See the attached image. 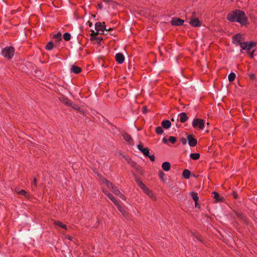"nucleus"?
Returning <instances> with one entry per match:
<instances>
[{"mask_svg": "<svg viewBox=\"0 0 257 257\" xmlns=\"http://www.w3.org/2000/svg\"><path fill=\"white\" fill-rule=\"evenodd\" d=\"M162 127L165 129L170 128L171 126V122L168 120H164L161 123Z\"/></svg>", "mask_w": 257, "mask_h": 257, "instance_id": "4468645a", "label": "nucleus"}, {"mask_svg": "<svg viewBox=\"0 0 257 257\" xmlns=\"http://www.w3.org/2000/svg\"><path fill=\"white\" fill-rule=\"evenodd\" d=\"M111 190L116 195H119L120 192L119 190L117 189L115 186L113 187Z\"/></svg>", "mask_w": 257, "mask_h": 257, "instance_id": "c85d7f7f", "label": "nucleus"}, {"mask_svg": "<svg viewBox=\"0 0 257 257\" xmlns=\"http://www.w3.org/2000/svg\"><path fill=\"white\" fill-rule=\"evenodd\" d=\"M227 18L228 20L231 22H237L242 25L245 24L247 21L245 13L243 11L238 10L229 13L227 15Z\"/></svg>", "mask_w": 257, "mask_h": 257, "instance_id": "f257e3e1", "label": "nucleus"}, {"mask_svg": "<svg viewBox=\"0 0 257 257\" xmlns=\"http://www.w3.org/2000/svg\"><path fill=\"white\" fill-rule=\"evenodd\" d=\"M175 120H176V119H175V118H174V117H173V118H171V120H172V121H175ZM176 120H177V121H178V118H176Z\"/></svg>", "mask_w": 257, "mask_h": 257, "instance_id": "de8ad7c7", "label": "nucleus"}, {"mask_svg": "<svg viewBox=\"0 0 257 257\" xmlns=\"http://www.w3.org/2000/svg\"><path fill=\"white\" fill-rule=\"evenodd\" d=\"M213 198L215 199V201L216 202H221L223 200V198L221 197L219 195V194L216 192H214L213 193Z\"/></svg>", "mask_w": 257, "mask_h": 257, "instance_id": "f3484780", "label": "nucleus"}, {"mask_svg": "<svg viewBox=\"0 0 257 257\" xmlns=\"http://www.w3.org/2000/svg\"><path fill=\"white\" fill-rule=\"evenodd\" d=\"M63 38L65 40L68 41L71 39V35L69 33H65L63 35Z\"/></svg>", "mask_w": 257, "mask_h": 257, "instance_id": "bb28decb", "label": "nucleus"}, {"mask_svg": "<svg viewBox=\"0 0 257 257\" xmlns=\"http://www.w3.org/2000/svg\"><path fill=\"white\" fill-rule=\"evenodd\" d=\"M250 77L251 79H253L255 78V75L254 74H250Z\"/></svg>", "mask_w": 257, "mask_h": 257, "instance_id": "c03bdc74", "label": "nucleus"}, {"mask_svg": "<svg viewBox=\"0 0 257 257\" xmlns=\"http://www.w3.org/2000/svg\"><path fill=\"white\" fill-rule=\"evenodd\" d=\"M138 184L139 185V186L143 189H145L146 188V186L143 183V182L140 180H138Z\"/></svg>", "mask_w": 257, "mask_h": 257, "instance_id": "2f4dec72", "label": "nucleus"}, {"mask_svg": "<svg viewBox=\"0 0 257 257\" xmlns=\"http://www.w3.org/2000/svg\"><path fill=\"white\" fill-rule=\"evenodd\" d=\"M156 132L158 135L162 134L164 131L161 126H158L156 128Z\"/></svg>", "mask_w": 257, "mask_h": 257, "instance_id": "a878e982", "label": "nucleus"}, {"mask_svg": "<svg viewBox=\"0 0 257 257\" xmlns=\"http://www.w3.org/2000/svg\"><path fill=\"white\" fill-rule=\"evenodd\" d=\"M70 70L72 72L75 74H78L81 71V69L78 66L73 65L72 66Z\"/></svg>", "mask_w": 257, "mask_h": 257, "instance_id": "ddd939ff", "label": "nucleus"}, {"mask_svg": "<svg viewBox=\"0 0 257 257\" xmlns=\"http://www.w3.org/2000/svg\"><path fill=\"white\" fill-rule=\"evenodd\" d=\"M144 191L149 196L152 197L153 193L151 191L149 190L147 188L145 189Z\"/></svg>", "mask_w": 257, "mask_h": 257, "instance_id": "72a5a7b5", "label": "nucleus"}, {"mask_svg": "<svg viewBox=\"0 0 257 257\" xmlns=\"http://www.w3.org/2000/svg\"><path fill=\"white\" fill-rule=\"evenodd\" d=\"M54 224L56 225L59 226L63 228L66 229V226L64 224H63L60 221H55L54 222Z\"/></svg>", "mask_w": 257, "mask_h": 257, "instance_id": "cd10ccee", "label": "nucleus"}, {"mask_svg": "<svg viewBox=\"0 0 257 257\" xmlns=\"http://www.w3.org/2000/svg\"><path fill=\"white\" fill-rule=\"evenodd\" d=\"M106 195L115 204H117V201L116 200L113 196L109 193H105Z\"/></svg>", "mask_w": 257, "mask_h": 257, "instance_id": "6ab92c4d", "label": "nucleus"}, {"mask_svg": "<svg viewBox=\"0 0 257 257\" xmlns=\"http://www.w3.org/2000/svg\"><path fill=\"white\" fill-rule=\"evenodd\" d=\"M180 120L181 122H183V123L186 121L188 119V117L187 116V114L185 112L181 113L180 114Z\"/></svg>", "mask_w": 257, "mask_h": 257, "instance_id": "2eb2a0df", "label": "nucleus"}, {"mask_svg": "<svg viewBox=\"0 0 257 257\" xmlns=\"http://www.w3.org/2000/svg\"><path fill=\"white\" fill-rule=\"evenodd\" d=\"M91 33L90 34V36L91 37V40H93L94 39H96V36L98 34V32H95L93 30H91Z\"/></svg>", "mask_w": 257, "mask_h": 257, "instance_id": "b1692460", "label": "nucleus"}, {"mask_svg": "<svg viewBox=\"0 0 257 257\" xmlns=\"http://www.w3.org/2000/svg\"><path fill=\"white\" fill-rule=\"evenodd\" d=\"M33 184L34 186H37V180L36 178H34L33 182Z\"/></svg>", "mask_w": 257, "mask_h": 257, "instance_id": "79ce46f5", "label": "nucleus"}, {"mask_svg": "<svg viewBox=\"0 0 257 257\" xmlns=\"http://www.w3.org/2000/svg\"><path fill=\"white\" fill-rule=\"evenodd\" d=\"M87 23L89 24V27H91L92 26V23L90 22L89 21H88Z\"/></svg>", "mask_w": 257, "mask_h": 257, "instance_id": "09e8293b", "label": "nucleus"}, {"mask_svg": "<svg viewBox=\"0 0 257 257\" xmlns=\"http://www.w3.org/2000/svg\"><path fill=\"white\" fill-rule=\"evenodd\" d=\"M96 39H97L98 40L99 42H101V41L102 39V38H96Z\"/></svg>", "mask_w": 257, "mask_h": 257, "instance_id": "8fccbe9b", "label": "nucleus"}, {"mask_svg": "<svg viewBox=\"0 0 257 257\" xmlns=\"http://www.w3.org/2000/svg\"><path fill=\"white\" fill-rule=\"evenodd\" d=\"M244 36L243 35L237 34L233 37V43L236 45H240L242 44V40H244Z\"/></svg>", "mask_w": 257, "mask_h": 257, "instance_id": "0eeeda50", "label": "nucleus"}, {"mask_svg": "<svg viewBox=\"0 0 257 257\" xmlns=\"http://www.w3.org/2000/svg\"><path fill=\"white\" fill-rule=\"evenodd\" d=\"M18 193L25 196H27V192L24 190H21L20 191L18 192Z\"/></svg>", "mask_w": 257, "mask_h": 257, "instance_id": "c9c22d12", "label": "nucleus"}, {"mask_svg": "<svg viewBox=\"0 0 257 257\" xmlns=\"http://www.w3.org/2000/svg\"><path fill=\"white\" fill-rule=\"evenodd\" d=\"M70 106H71L72 108H73L75 109H76L78 111H81V108L78 106H77V105H76L75 104H73L72 103V105H70Z\"/></svg>", "mask_w": 257, "mask_h": 257, "instance_id": "473e14b6", "label": "nucleus"}, {"mask_svg": "<svg viewBox=\"0 0 257 257\" xmlns=\"http://www.w3.org/2000/svg\"><path fill=\"white\" fill-rule=\"evenodd\" d=\"M116 61L119 64H122L124 60V57L121 53H117L115 55Z\"/></svg>", "mask_w": 257, "mask_h": 257, "instance_id": "9b49d317", "label": "nucleus"}, {"mask_svg": "<svg viewBox=\"0 0 257 257\" xmlns=\"http://www.w3.org/2000/svg\"><path fill=\"white\" fill-rule=\"evenodd\" d=\"M146 110H147L146 107H143V111H144V112H146Z\"/></svg>", "mask_w": 257, "mask_h": 257, "instance_id": "603ef678", "label": "nucleus"}, {"mask_svg": "<svg viewBox=\"0 0 257 257\" xmlns=\"http://www.w3.org/2000/svg\"><path fill=\"white\" fill-rule=\"evenodd\" d=\"M190 195H191V197H192V199H193V200L195 202V205L196 206L197 203V202L198 200V197L197 193H194V192H191L190 193Z\"/></svg>", "mask_w": 257, "mask_h": 257, "instance_id": "aec40b11", "label": "nucleus"}, {"mask_svg": "<svg viewBox=\"0 0 257 257\" xmlns=\"http://www.w3.org/2000/svg\"><path fill=\"white\" fill-rule=\"evenodd\" d=\"M200 154L199 153H191L190 157L193 160H196L199 158Z\"/></svg>", "mask_w": 257, "mask_h": 257, "instance_id": "5701e85b", "label": "nucleus"}, {"mask_svg": "<svg viewBox=\"0 0 257 257\" xmlns=\"http://www.w3.org/2000/svg\"><path fill=\"white\" fill-rule=\"evenodd\" d=\"M123 138L126 141H127L128 143L130 144H131L133 141V139L131 138V137L127 134H125L123 135Z\"/></svg>", "mask_w": 257, "mask_h": 257, "instance_id": "412c9836", "label": "nucleus"}, {"mask_svg": "<svg viewBox=\"0 0 257 257\" xmlns=\"http://www.w3.org/2000/svg\"><path fill=\"white\" fill-rule=\"evenodd\" d=\"M148 157H149V158L150 159V160L152 161H155V156L154 155H149V156H148Z\"/></svg>", "mask_w": 257, "mask_h": 257, "instance_id": "4c0bfd02", "label": "nucleus"}, {"mask_svg": "<svg viewBox=\"0 0 257 257\" xmlns=\"http://www.w3.org/2000/svg\"><path fill=\"white\" fill-rule=\"evenodd\" d=\"M192 125L194 127H198L200 129L203 130L204 127V121L199 118H195L193 120Z\"/></svg>", "mask_w": 257, "mask_h": 257, "instance_id": "423d86ee", "label": "nucleus"}, {"mask_svg": "<svg viewBox=\"0 0 257 257\" xmlns=\"http://www.w3.org/2000/svg\"><path fill=\"white\" fill-rule=\"evenodd\" d=\"M14 54V50L13 47H8L5 48L2 51V55L9 59L12 58Z\"/></svg>", "mask_w": 257, "mask_h": 257, "instance_id": "39448f33", "label": "nucleus"}, {"mask_svg": "<svg viewBox=\"0 0 257 257\" xmlns=\"http://www.w3.org/2000/svg\"><path fill=\"white\" fill-rule=\"evenodd\" d=\"M108 32H104V34H103V35H106Z\"/></svg>", "mask_w": 257, "mask_h": 257, "instance_id": "864d4df0", "label": "nucleus"}, {"mask_svg": "<svg viewBox=\"0 0 257 257\" xmlns=\"http://www.w3.org/2000/svg\"><path fill=\"white\" fill-rule=\"evenodd\" d=\"M105 183L106 185L107 186V187L110 188L111 190L112 189L113 187H114V186H113L111 182L107 180H105Z\"/></svg>", "mask_w": 257, "mask_h": 257, "instance_id": "7c9ffc66", "label": "nucleus"}, {"mask_svg": "<svg viewBox=\"0 0 257 257\" xmlns=\"http://www.w3.org/2000/svg\"><path fill=\"white\" fill-rule=\"evenodd\" d=\"M181 141L183 145H186L187 142V139L184 138H182L181 140Z\"/></svg>", "mask_w": 257, "mask_h": 257, "instance_id": "e433bc0d", "label": "nucleus"}, {"mask_svg": "<svg viewBox=\"0 0 257 257\" xmlns=\"http://www.w3.org/2000/svg\"><path fill=\"white\" fill-rule=\"evenodd\" d=\"M95 29L97 32H101V34H104V32H109L112 31L113 29L109 28L107 29L106 28L105 23H101L100 22H97L95 25Z\"/></svg>", "mask_w": 257, "mask_h": 257, "instance_id": "f03ea898", "label": "nucleus"}, {"mask_svg": "<svg viewBox=\"0 0 257 257\" xmlns=\"http://www.w3.org/2000/svg\"><path fill=\"white\" fill-rule=\"evenodd\" d=\"M59 100L61 102H62V103H63L68 106L72 105V102L70 101V100H69L68 98H67L64 96L60 97Z\"/></svg>", "mask_w": 257, "mask_h": 257, "instance_id": "f8f14e48", "label": "nucleus"}, {"mask_svg": "<svg viewBox=\"0 0 257 257\" xmlns=\"http://www.w3.org/2000/svg\"><path fill=\"white\" fill-rule=\"evenodd\" d=\"M68 238H69V239H71V237H68Z\"/></svg>", "mask_w": 257, "mask_h": 257, "instance_id": "5fc2aeb1", "label": "nucleus"}, {"mask_svg": "<svg viewBox=\"0 0 257 257\" xmlns=\"http://www.w3.org/2000/svg\"><path fill=\"white\" fill-rule=\"evenodd\" d=\"M254 46L255 44L253 42H250L249 44L247 42H243L242 44H241V48L243 50H247L251 57L253 56V51L250 52L249 51L251 49V48Z\"/></svg>", "mask_w": 257, "mask_h": 257, "instance_id": "7ed1b4c3", "label": "nucleus"}, {"mask_svg": "<svg viewBox=\"0 0 257 257\" xmlns=\"http://www.w3.org/2000/svg\"><path fill=\"white\" fill-rule=\"evenodd\" d=\"M116 206H117L118 207V209L122 213L123 212V209H122V208L118 205V203H117V204H115Z\"/></svg>", "mask_w": 257, "mask_h": 257, "instance_id": "58836bf2", "label": "nucleus"}, {"mask_svg": "<svg viewBox=\"0 0 257 257\" xmlns=\"http://www.w3.org/2000/svg\"><path fill=\"white\" fill-rule=\"evenodd\" d=\"M184 20L179 18H174L171 21V24L174 26H180L183 25Z\"/></svg>", "mask_w": 257, "mask_h": 257, "instance_id": "9d476101", "label": "nucleus"}, {"mask_svg": "<svg viewBox=\"0 0 257 257\" xmlns=\"http://www.w3.org/2000/svg\"><path fill=\"white\" fill-rule=\"evenodd\" d=\"M189 24L193 27H199L201 25V22L196 17L195 12L192 13V16L190 18Z\"/></svg>", "mask_w": 257, "mask_h": 257, "instance_id": "20e7f679", "label": "nucleus"}, {"mask_svg": "<svg viewBox=\"0 0 257 257\" xmlns=\"http://www.w3.org/2000/svg\"><path fill=\"white\" fill-rule=\"evenodd\" d=\"M159 176L161 178H163L164 176V173L162 171H160Z\"/></svg>", "mask_w": 257, "mask_h": 257, "instance_id": "ea45409f", "label": "nucleus"}, {"mask_svg": "<svg viewBox=\"0 0 257 257\" xmlns=\"http://www.w3.org/2000/svg\"><path fill=\"white\" fill-rule=\"evenodd\" d=\"M138 149L142 152L143 154L146 156H149V150L148 148H144L143 145L141 144H139L137 146Z\"/></svg>", "mask_w": 257, "mask_h": 257, "instance_id": "1a4fd4ad", "label": "nucleus"}, {"mask_svg": "<svg viewBox=\"0 0 257 257\" xmlns=\"http://www.w3.org/2000/svg\"><path fill=\"white\" fill-rule=\"evenodd\" d=\"M232 195H233V197H234L235 198H237V194H236L235 192H233Z\"/></svg>", "mask_w": 257, "mask_h": 257, "instance_id": "a18cd8bd", "label": "nucleus"}, {"mask_svg": "<svg viewBox=\"0 0 257 257\" xmlns=\"http://www.w3.org/2000/svg\"><path fill=\"white\" fill-rule=\"evenodd\" d=\"M53 43L52 42H49L46 46V49L48 50H51L53 48Z\"/></svg>", "mask_w": 257, "mask_h": 257, "instance_id": "393cba45", "label": "nucleus"}, {"mask_svg": "<svg viewBox=\"0 0 257 257\" xmlns=\"http://www.w3.org/2000/svg\"><path fill=\"white\" fill-rule=\"evenodd\" d=\"M117 196H119L120 198H121L122 199H124L125 197L124 195L120 192V194L119 195H117Z\"/></svg>", "mask_w": 257, "mask_h": 257, "instance_id": "a19ab883", "label": "nucleus"}, {"mask_svg": "<svg viewBox=\"0 0 257 257\" xmlns=\"http://www.w3.org/2000/svg\"><path fill=\"white\" fill-rule=\"evenodd\" d=\"M162 141L165 144H167L168 143V140L165 138H164Z\"/></svg>", "mask_w": 257, "mask_h": 257, "instance_id": "37998d69", "label": "nucleus"}, {"mask_svg": "<svg viewBox=\"0 0 257 257\" xmlns=\"http://www.w3.org/2000/svg\"><path fill=\"white\" fill-rule=\"evenodd\" d=\"M162 167L165 171H169L170 170L171 165L169 162H165L162 164Z\"/></svg>", "mask_w": 257, "mask_h": 257, "instance_id": "dca6fc26", "label": "nucleus"}, {"mask_svg": "<svg viewBox=\"0 0 257 257\" xmlns=\"http://www.w3.org/2000/svg\"><path fill=\"white\" fill-rule=\"evenodd\" d=\"M103 2L106 3H108L109 2V0H102Z\"/></svg>", "mask_w": 257, "mask_h": 257, "instance_id": "3c124183", "label": "nucleus"}, {"mask_svg": "<svg viewBox=\"0 0 257 257\" xmlns=\"http://www.w3.org/2000/svg\"><path fill=\"white\" fill-rule=\"evenodd\" d=\"M176 140V138L174 137H170L169 138V141L173 144H174Z\"/></svg>", "mask_w": 257, "mask_h": 257, "instance_id": "f704fd0d", "label": "nucleus"}, {"mask_svg": "<svg viewBox=\"0 0 257 257\" xmlns=\"http://www.w3.org/2000/svg\"><path fill=\"white\" fill-rule=\"evenodd\" d=\"M190 171L187 169H185L183 172V176L185 179H189L190 176Z\"/></svg>", "mask_w": 257, "mask_h": 257, "instance_id": "a211bd4d", "label": "nucleus"}, {"mask_svg": "<svg viewBox=\"0 0 257 257\" xmlns=\"http://www.w3.org/2000/svg\"><path fill=\"white\" fill-rule=\"evenodd\" d=\"M187 140L188 144L190 147H194L197 145V140L194 138V136L191 135H187Z\"/></svg>", "mask_w": 257, "mask_h": 257, "instance_id": "6e6552de", "label": "nucleus"}, {"mask_svg": "<svg viewBox=\"0 0 257 257\" xmlns=\"http://www.w3.org/2000/svg\"><path fill=\"white\" fill-rule=\"evenodd\" d=\"M235 77L236 75L234 73H230L228 76L229 81L232 82L233 81H234L235 78Z\"/></svg>", "mask_w": 257, "mask_h": 257, "instance_id": "4be33fe9", "label": "nucleus"}, {"mask_svg": "<svg viewBox=\"0 0 257 257\" xmlns=\"http://www.w3.org/2000/svg\"><path fill=\"white\" fill-rule=\"evenodd\" d=\"M62 35L61 33L59 32L57 34L54 36V38L57 39L58 41H60L62 40Z\"/></svg>", "mask_w": 257, "mask_h": 257, "instance_id": "c756f323", "label": "nucleus"}, {"mask_svg": "<svg viewBox=\"0 0 257 257\" xmlns=\"http://www.w3.org/2000/svg\"><path fill=\"white\" fill-rule=\"evenodd\" d=\"M98 7L99 9H102V7H103V5H102V4H101V3H100V4H99L98 5Z\"/></svg>", "mask_w": 257, "mask_h": 257, "instance_id": "49530a36", "label": "nucleus"}]
</instances>
